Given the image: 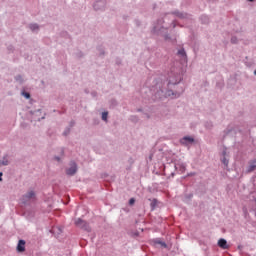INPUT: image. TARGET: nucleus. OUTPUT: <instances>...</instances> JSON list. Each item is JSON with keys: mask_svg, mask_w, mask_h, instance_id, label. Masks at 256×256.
Instances as JSON below:
<instances>
[{"mask_svg": "<svg viewBox=\"0 0 256 256\" xmlns=\"http://www.w3.org/2000/svg\"><path fill=\"white\" fill-rule=\"evenodd\" d=\"M56 160L59 161L60 159L58 157H56Z\"/></svg>", "mask_w": 256, "mask_h": 256, "instance_id": "19", "label": "nucleus"}, {"mask_svg": "<svg viewBox=\"0 0 256 256\" xmlns=\"http://www.w3.org/2000/svg\"><path fill=\"white\" fill-rule=\"evenodd\" d=\"M23 95H24L27 99L30 98V94H29V93H23Z\"/></svg>", "mask_w": 256, "mask_h": 256, "instance_id": "15", "label": "nucleus"}, {"mask_svg": "<svg viewBox=\"0 0 256 256\" xmlns=\"http://www.w3.org/2000/svg\"><path fill=\"white\" fill-rule=\"evenodd\" d=\"M231 41H232L233 43H235V40H234V39H232Z\"/></svg>", "mask_w": 256, "mask_h": 256, "instance_id": "17", "label": "nucleus"}, {"mask_svg": "<svg viewBox=\"0 0 256 256\" xmlns=\"http://www.w3.org/2000/svg\"><path fill=\"white\" fill-rule=\"evenodd\" d=\"M134 203H135V199L134 198L130 199L129 204L134 205Z\"/></svg>", "mask_w": 256, "mask_h": 256, "instance_id": "14", "label": "nucleus"}, {"mask_svg": "<svg viewBox=\"0 0 256 256\" xmlns=\"http://www.w3.org/2000/svg\"><path fill=\"white\" fill-rule=\"evenodd\" d=\"M157 204H158V201L156 199H153L151 202L152 210H154L156 208Z\"/></svg>", "mask_w": 256, "mask_h": 256, "instance_id": "6", "label": "nucleus"}, {"mask_svg": "<svg viewBox=\"0 0 256 256\" xmlns=\"http://www.w3.org/2000/svg\"><path fill=\"white\" fill-rule=\"evenodd\" d=\"M2 165H8V160H7V156L4 157V160L2 161Z\"/></svg>", "mask_w": 256, "mask_h": 256, "instance_id": "12", "label": "nucleus"}, {"mask_svg": "<svg viewBox=\"0 0 256 256\" xmlns=\"http://www.w3.org/2000/svg\"><path fill=\"white\" fill-rule=\"evenodd\" d=\"M17 250L19 252H23L25 250V241L24 240H20L17 246Z\"/></svg>", "mask_w": 256, "mask_h": 256, "instance_id": "5", "label": "nucleus"}, {"mask_svg": "<svg viewBox=\"0 0 256 256\" xmlns=\"http://www.w3.org/2000/svg\"><path fill=\"white\" fill-rule=\"evenodd\" d=\"M254 75H256V70L254 71Z\"/></svg>", "mask_w": 256, "mask_h": 256, "instance_id": "20", "label": "nucleus"}, {"mask_svg": "<svg viewBox=\"0 0 256 256\" xmlns=\"http://www.w3.org/2000/svg\"><path fill=\"white\" fill-rule=\"evenodd\" d=\"M218 246L222 249H228L229 245L227 244V241L225 239L218 240Z\"/></svg>", "mask_w": 256, "mask_h": 256, "instance_id": "4", "label": "nucleus"}, {"mask_svg": "<svg viewBox=\"0 0 256 256\" xmlns=\"http://www.w3.org/2000/svg\"><path fill=\"white\" fill-rule=\"evenodd\" d=\"M77 172V165L73 162L71 163V167L69 169H67L66 173L68 175H74Z\"/></svg>", "mask_w": 256, "mask_h": 256, "instance_id": "3", "label": "nucleus"}, {"mask_svg": "<svg viewBox=\"0 0 256 256\" xmlns=\"http://www.w3.org/2000/svg\"><path fill=\"white\" fill-rule=\"evenodd\" d=\"M30 29H31L32 31H36V30L39 29V26H38V24H31Z\"/></svg>", "mask_w": 256, "mask_h": 256, "instance_id": "8", "label": "nucleus"}, {"mask_svg": "<svg viewBox=\"0 0 256 256\" xmlns=\"http://www.w3.org/2000/svg\"><path fill=\"white\" fill-rule=\"evenodd\" d=\"M226 155V153L224 152V156Z\"/></svg>", "mask_w": 256, "mask_h": 256, "instance_id": "21", "label": "nucleus"}, {"mask_svg": "<svg viewBox=\"0 0 256 256\" xmlns=\"http://www.w3.org/2000/svg\"><path fill=\"white\" fill-rule=\"evenodd\" d=\"M107 118H108V113H107V112H104V113L102 114V119H103L104 121H106Z\"/></svg>", "mask_w": 256, "mask_h": 256, "instance_id": "10", "label": "nucleus"}, {"mask_svg": "<svg viewBox=\"0 0 256 256\" xmlns=\"http://www.w3.org/2000/svg\"><path fill=\"white\" fill-rule=\"evenodd\" d=\"M75 225H76L77 227H79V228H83V229L89 231V229H88V224H87L84 220H82V219H80V218H78V219L75 221Z\"/></svg>", "mask_w": 256, "mask_h": 256, "instance_id": "1", "label": "nucleus"}, {"mask_svg": "<svg viewBox=\"0 0 256 256\" xmlns=\"http://www.w3.org/2000/svg\"><path fill=\"white\" fill-rule=\"evenodd\" d=\"M156 243L162 245V247L164 248L167 247V244L165 242L157 241Z\"/></svg>", "mask_w": 256, "mask_h": 256, "instance_id": "11", "label": "nucleus"}, {"mask_svg": "<svg viewBox=\"0 0 256 256\" xmlns=\"http://www.w3.org/2000/svg\"><path fill=\"white\" fill-rule=\"evenodd\" d=\"M2 176H3V173L0 172V181H2Z\"/></svg>", "mask_w": 256, "mask_h": 256, "instance_id": "16", "label": "nucleus"}, {"mask_svg": "<svg viewBox=\"0 0 256 256\" xmlns=\"http://www.w3.org/2000/svg\"><path fill=\"white\" fill-rule=\"evenodd\" d=\"M182 141L189 142V143H193V142H194V139L191 138V137H184V139H182Z\"/></svg>", "mask_w": 256, "mask_h": 256, "instance_id": "7", "label": "nucleus"}, {"mask_svg": "<svg viewBox=\"0 0 256 256\" xmlns=\"http://www.w3.org/2000/svg\"><path fill=\"white\" fill-rule=\"evenodd\" d=\"M178 53L183 54V51H180V52H178Z\"/></svg>", "mask_w": 256, "mask_h": 256, "instance_id": "18", "label": "nucleus"}, {"mask_svg": "<svg viewBox=\"0 0 256 256\" xmlns=\"http://www.w3.org/2000/svg\"><path fill=\"white\" fill-rule=\"evenodd\" d=\"M256 169V165L255 164H250L248 167V172H252Z\"/></svg>", "mask_w": 256, "mask_h": 256, "instance_id": "9", "label": "nucleus"}, {"mask_svg": "<svg viewBox=\"0 0 256 256\" xmlns=\"http://www.w3.org/2000/svg\"><path fill=\"white\" fill-rule=\"evenodd\" d=\"M222 163H224V165L228 166L229 161H228L226 158H224V159L222 160Z\"/></svg>", "mask_w": 256, "mask_h": 256, "instance_id": "13", "label": "nucleus"}, {"mask_svg": "<svg viewBox=\"0 0 256 256\" xmlns=\"http://www.w3.org/2000/svg\"><path fill=\"white\" fill-rule=\"evenodd\" d=\"M35 199V193L33 191H29L26 195L23 196V203H26L30 200Z\"/></svg>", "mask_w": 256, "mask_h": 256, "instance_id": "2", "label": "nucleus"}]
</instances>
